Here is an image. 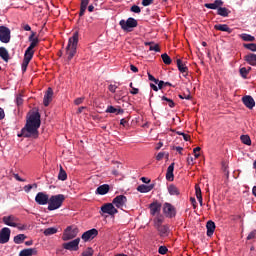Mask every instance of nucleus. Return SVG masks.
Listing matches in <instances>:
<instances>
[{
    "label": "nucleus",
    "mask_w": 256,
    "mask_h": 256,
    "mask_svg": "<svg viewBox=\"0 0 256 256\" xmlns=\"http://www.w3.org/2000/svg\"><path fill=\"white\" fill-rule=\"evenodd\" d=\"M119 25L123 31H131L129 29H135L139 25L137 20L133 17L128 18L125 20H120Z\"/></svg>",
    "instance_id": "obj_4"
},
{
    "label": "nucleus",
    "mask_w": 256,
    "mask_h": 256,
    "mask_svg": "<svg viewBox=\"0 0 256 256\" xmlns=\"http://www.w3.org/2000/svg\"><path fill=\"white\" fill-rule=\"evenodd\" d=\"M176 65H177L178 71H180V73H186V75L189 73V68H187V66L183 63V61L181 59L176 60ZM186 75H184V77Z\"/></svg>",
    "instance_id": "obj_25"
},
{
    "label": "nucleus",
    "mask_w": 256,
    "mask_h": 256,
    "mask_svg": "<svg viewBox=\"0 0 256 256\" xmlns=\"http://www.w3.org/2000/svg\"><path fill=\"white\" fill-rule=\"evenodd\" d=\"M29 61L28 60H25L23 59V62H22V72L25 73V71H27V67H29Z\"/></svg>",
    "instance_id": "obj_48"
},
{
    "label": "nucleus",
    "mask_w": 256,
    "mask_h": 256,
    "mask_svg": "<svg viewBox=\"0 0 256 256\" xmlns=\"http://www.w3.org/2000/svg\"><path fill=\"white\" fill-rule=\"evenodd\" d=\"M39 127H41V114L38 111L32 112L18 137L37 139L39 137Z\"/></svg>",
    "instance_id": "obj_1"
},
{
    "label": "nucleus",
    "mask_w": 256,
    "mask_h": 256,
    "mask_svg": "<svg viewBox=\"0 0 256 256\" xmlns=\"http://www.w3.org/2000/svg\"><path fill=\"white\" fill-rule=\"evenodd\" d=\"M17 229H19V231H25V229H27V225L26 224H17Z\"/></svg>",
    "instance_id": "obj_60"
},
{
    "label": "nucleus",
    "mask_w": 256,
    "mask_h": 256,
    "mask_svg": "<svg viewBox=\"0 0 256 256\" xmlns=\"http://www.w3.org/2000/svg\"><path fill=\"white\" fill-rule=\"evenodd\" d=\"M163 213L166 219H175V215H177V210L175 209V206H173L171 203L166 202L163 205Z\"/></svg>",
    "instance_id": "obj_6"
},
{
    "label": "nucleus",
    "mask_w": 256,
    "mask_h": 256,
    "mask_svg": "<svg viewBox=\"0 0 256 256\" xmlns=\"http://www.w3.org/2000/svg\"><path fill=\"white\" fill-rule=\"evenodd\" d=\"M240 75L243 79H247V75H249V70H247V68L242 67L240 68Z\"/></svg>",
    "instance_id": "obj_45"
},
{
    "label": "nucleus",
    "mask_w": 256,
    "mask_h": 256,
    "mask_svg": "<svg viewBox=\"0 0 256 256\" xmlns=\"http://www.w3.org/2000/svg\"><path fill=\"white\" fill-rule=\"evenodd\" d=\"M108 90L110 91V93H115V91H117V86L110 84L108 86Z\"/></svg>",
    "instance_id": "obj_57"
},
{
    "label": "nucleus",
    "mask_w": 256,
    "mask_h": 256,
    "mask_svg": "<svg viewBox=\"0 0 256 256\" xmlns=\"http://www.w3.org/2000/svg\"><path fill=\"white\" fill-rule=\"evenodd\" d=\"M33 55H35V51L29 50L27 48L24 54V60L31 62V59H33Z\"/></svg>",
    "instance_id": "obj_36"
},
{
    "label": "nucleus",
    "mask_w": 256,
    "mask_h": 256,
    "mask_svg": "<svg viewBox=\"0 0 256 256\" xmlns=\"http://www.w3.org/2000/svg\"><path fill=\"white\" fill-rule=\"evenodd\" d=\"M25 239H27V236L25 234H18L14 237V243H16V245H21V243H23Z\"/></svg>",
    "instance_id": "obj_35"
},
{
    "label": "nucleus",
    "mask_w": 256,
    "mask_h": 256,
    "mask_svg": "<svg viewBox=\"0 0 256 256\" xmlns=\"http://www.w3.org/2000/svg\"><path fill=\"white\" fill-rule=\"evenodd\" d=\"M180 99H186L187 101H191L193 99V96H191V92L188 91V94H180L179 95Z\"/></svg>",
    "instance_id": "obj_46"
},
{
    "label": "nucleus",
    "mask_w": 256,
    "mask_h": 256,
    "mask_svg": "<svg viewBox=\"0 0 256 256\" xmlns=\"http://www.w3.org/2000/svg\"><path fill=\"white\" fill-rule=\"evenodd\" d=\"M195 191H196V198L198 199V201H201V198L203 197V195L201 194V187H199V184L195 185Z\"/></svg>",
    "instance_id": "obj_44"
},
{
    "label": "nucleus",
    "mask_w": 256,
    "mask_h": 256,
    "mask_svg": "<svg viewBox=\"0 0 256 256\" xmlns=\"http://www.w3.org/2000/svg\"><path fill=\"white\" fill-rule=\"evenodd\" d=\"M87 5H89V0H81L79 17H83V15H85V11H87Z\"/></svg>",
    "instance_id": "obj_30"
},
{
    "label": "nucleus",
    "mask_w": 256,
    "mask_h": 256,
    "mask_svg": "<svg viewBox=\"0 0 256 256\" xmlns=\"http://www.w3.org/2000/svg\"><path fill=\"white\" fill-rule=\"evenodd\" d=\"M55 233H57V228L50 227L44 230V235H46V237H49V235H55Z\"/></svg>",
    "instance_id": "obj_42"
},
{
    "label": "nucleus",
    "mask_w": 256,
    "mask_h": 256,
    "mask_svg": "<svg viewBox=\"0 0 256 256\" xmlns=\"http://www.w3.org/2000/svg\"><path fill=\"white\" fill-rule=\"evenodd\" d=\"M177 135H181L183 137L184 141H190V139H191V136L188 135V134H185L184 132H179L178 131Z\"/></svg>",
    "instance_id": "obj_50"
},
{
    "label": "nucleus",
    "mask_w": 256,
    "mask_h": 256,
    "mask_svg": "<svg viewBox=\"0 0 256 256\" xmlns=\"http://www.w3.org/2000/svg\"><path fill=\"white\" fill-rule=\"evenodd\" d=\"M59 181H67V172L63 169V166H60V171L58 174Z\"/></svg>",
    "instance_id": "obj_37"
},
{
    "label": "nucleus",
    "mask_w": 256,
    "mask_h": 256,
    "mask_svg": "<svg viewBox=\"0 0 256 256\" xmlns=\"http://www.w3.org/2000/svg\"><path fill=\"white\" fill-rule=\"evenodd\" d=\"M165 221V217L163 216H156L154 219H153V223H154V227L155 229L157 227H161L163 225V222Z\"/></svg>",
    "instance_id": "obj_34"
},
{
    "label": "nucleus",
    "mask_w": 256,
    "mask_h": 256,
    "mask_svg": "<svg viewBox=\"0 0 256 256\" xmlns=\"http://www.w3.org/2000/svg\"><path fill=\"white\" fill-rule=\"evenodd\" d=\"M101 211L102 213H106L107 215H117V213H119V210H117V208H115L113 203H106L104 205L101 206Z\"/></svg>",
    "instance_id": "obj_10"
},
{
    "label": "nucleus",
    "mask_w": 256,
    "mask_h": 256,
    "mask_svg": "<svg viewBox=\"0 0 256 256\" xmlns=\"http://www.w3.org/2000/svg\"><path fill=\"white\" fill-rule=\"evenodd\" d=\"M130 11L132 13H141V8L137 5H133L131 8H130Z\"/></svg>",
    "instance_id": "obj_51"
},
{
    "label": "nucleus",
    "mask_w": 256,
    "mask_h": 256,
    "mask_svg": "<svg viewBox=\"0 0 256 256\" xmlns=\"http://www.w3.org/2000/svg\"><path fill=\"white\" fill-rule=\"evenodd\" d=\"M244 49H248V51L256 52V44L255 43H249V44H243Z\"/></svg>",
    "instance_id": "obj_43"
},
{
    "label": "nucleus",
    "mask_w": 256,
    "mask_h": 256,
    "mask_svg": "<svg viewBox=\"0 0 256 256\" xmlns=\"http://www.w3.org/2000/svg\"><path fill=\"white\" fill-rule=\"evenodd\" d=\"M156 229L158 231V235L162 239H165L169 235V233H171V229L169 228V225H167V224L158 226Z\"/></svg>",
    "instance_id": "obj_15"
},
{
    "label": "nucleus",
    "mask_w": 256,
    "mask_h": 256,
    "mask_svg": "<svg viewBox=\"0 0 256 256\" xmlns=\"http://www.w3.org/2000/svg\"><path fill=\"white\" fill-rule=\"evenodd\" d=\"M11 238V229L8 227H4L0 230V243L1 245H5V243H9V239Z\"/></svg>",
    "instance_id": "obj_11"
},
{
    "label": "nucleus",
    "mask_w": 256,
    "mask_h": 256,
    "mask_svg": "<svg viewBox=\"0 0 256 256\" xmlns=\"http://www.w3.org/2000/svg\"><path fill=\"white\" fill-rule=\"evenodd\" d=\"M161 211V206L157 203L150 204V213L151 215H157Z\"/></svg>",
    "instance_id": "obj_33"
},
{
    "label": "nucleus",
    "mask_w": 256,
    "mask_h": 256,
    "mask_svg": "<svg viewBox=\"0 0 256 256\" xmlns=\"http://www.w3.org/2000/svg\"><path fill=\"white\" fill-rule=\"evenodd\" d=\"M0 41L1 43H10L11 41V29L7 26H0Z\"/></svg>",
    "instance_id": "obj_7"
},
{
    "label": "nucleus",
    "mask_w": 256,
    "mask_h": 256,
    "mask_svg": "<svg viewBox=\"0 0 256 256\" xmlns=\"http://www.w3.org/2000/svg\"><path fill=\"white\" fill-rule=\"evenodd\" d=\"M175 151L179 153V155H183V147L181 146H176L174 147Z\"/></svg>",
    "instance_id": "obj_62"
},
{
    "label": "nucleus",
    "mask_w": 256,
    "mask_h": 256,
    "mask_svg": "<svg viewBox=\"0 0 256 256\" xmlns=\"http://www.w3.org/2000/svg\"><path fill=\"white\" fill-rule=\"evenodd\" d=\"M163 157H165V152H159L156 156V160L161 161V159H163Z\"/></svg>",
    "instance_id": "obj_61"
},
{
    "label": "nucleus",
    "mask_w": 256,
    "mask_h": 256,
    "mask_svg": "<svg viewBox=\"0 0 256 256\" xmlns=\"http://www.w3.org/2000/svg\"><path fill=\"white\" fill-rule=\"evenodd\" d=\"M255 235H256V231H252L249 233V235L247 236V240L251 241V239H255Z\"/></svg>",
    "instance_id": "obj_58"
},
{
    "label": "nucleus",
    "mask_w": 256,
    "mask_h": 256,
    "mask_svg": "<svg viewBox=\"0 0 256 256\" xmlns=\"http://www.w3.org/2000/svg\"><path fill=\"white\" fill-rule=\"evenodd\" d=\"M79 243H81V238H76L70 242L62 244V247L67 251H79Z\"/></svg>",
    "instance_id": "obj_8"
},
{
    "label": "nucleus",
    "mask_w": 256,
    "mask_h": 256,
    "mask_svg": "<svg viewBox=\"0 0 256 256\" xmlns=\"http://www.w3.org/2000/svg\"><path fill=\"white\" fill-rule=\"evenodd\" d=\"M132 95H137L139 93V90L137 88L132 87V91H130Z\"/></svg>",
    "instance_id": "obj_64"
},
{
    "label": "nucleus",
    "mask_w": 256,
    "mask_h": 256,
    "mask_svg": "<svg viewBox=\"0 0 256 256\" xmlns=\"http://www.w3.org/2000/svg\"><path fill=\"white\" fill-rule=\"evenodd\" d=\"M145 45H149V50L150 51H155L156 53H159L161 49L159 48L158 44H154L153 42H145Z\"/></svg>",
    "instance_id": "obj_38"
},
{
    "label": "nucleus",
    "mask_w": 256,
    "mask_h": 256,
    "mask_svg": "<svg viewBox=\"0 0 256 256\" xmlns=\"http://www.w3.org/2000/svg\"><path fill=\"white\" fill-rule=\"evenodd\" d=\"M110 189H111V187L109 186V184H103L96 189V194L97 195H107V193H109Z\"/></svg>",
    "instance_id": "obj_23"
},
{
    "label": "nucleus",
    "mask_w": 256,
    "mask_h": 256,
    "mask_svg": "<svg viewBox=\"0 0 256 256\" xmlns=\"http://www.w3.org/2000/svg\"><path fill=\"white\" fill-rule=\"evenodd\" d=\"M112 205H115L117 209H122L127 205V196L125 195H118L112 200Z\"/></svg>",
    "instance_id": "obj_12"
},
{
    "label": "nucleus",
    "mask_w": 256,
    "mask_h": 256,
    "mask_svg": "<svg viewBox=\"0 0 256 256\" xmlns=\"http://www.w3.org/2000/svg\"><path fill=\"white\" fill-rule=\"evenodd\" d=\"M148 79L149 81H153V83H155L157 85V83H159V79H156L153 75H151V73L148 72Z\"/></svg>",
    "instance_id": "obj_54"
},
{
    "label": "nucleus",
    "mask_w": 256,
    "mask_h": 256,
    "mask_svg": "<svg viewBox=\"0 0 256 256\" xmlns=\"http://www.w3.org/2000/svg\"><path fill=\"white\" fill-rule=\"evenodd\" d=\"M79 234V228L68 226L63 233L62 239L64 241H71V239H75L77 235Z\"/></svg>",
    "instance_id": "obj_5"
},
{
    "label": "nucleus",
    "mask_w": 256,
    "mask_h": 256,
    "mask_svg": "<svg viewBox=\"0 0 256 256\" xmlns=\"http://www.w3.org/2000/svg\"><path fill=\"white\" fill-rule=\"evenodd\" d=\"M34 37H35V32H32V34L29 36L30 45L27 48L30 51H33V48L37 47V45L39 44V38H34Z\"/></svg>",
    "instance_id": "obj_21"
},
{
    "label": "nucleus",
    "mask_w": 256,
    "mask_h": 256,
    "mask_svg": "<svg viewBox=\"0 0 256 256\" xmlns=\"http://www.w3.org/2000/svg\"><path fill=\"white\" fill-rule=\"evenodd\" d=\"M244 61L248 63V65H252V67L256 66V54L249 53L246 56H244Z\"/></svg>",
    "instance_id": "obj_22"
},
{
    "label": "nucleus",
    "mask_w": 256,
    "mask_h": 256,
    "mask_svg": "<svg viewBox=\"0 0 256 256\" xmlns=\"http://www.w3.org/2000/svg\"><path fill=\"white\" fill-rule=\"evenodd\" d=\"M240 139L244 145H251V137L249 135H242Z\"/></svg>",
    "instance_id": "obj_41"
},
{
    "label": "nucleus",
    "mask_w": 256,
    "mask_h": 256,
    "mask_svg": "<svg viewBox=\"0 0 256 256\" xmlns=\"http://www.w3.org/2000/svg\"><path fill=\"white\" fill-rule=\"evenodd\" d=\"M175 171V162H172L166 172V180L167 181H175V174L173 172Z\"/></svg>",
    "instance_id": "obj_18"
},
{
    "label": "nucleus",
    "mask_w": 256,
    "mask_h": 256,
    "mask_svg": "<svg viewBox=\"0 0 256 256\" xmlns=\"http://www.w3.org/2000/svg\"><path fill=\"white\" fill-rule=\"evenodd\" d=\"M49 195L44 192H38L35 197V202L37 205H47L49 204Z\"/></svg>",
    "instance_id": "obj_13"
},
{
    "label": "nucleus",
    "mask_w": 256,
    "mask_h": 256,
    "mask_svg": "<svg viewBox=\"0 0 256 256\" xmlns=\"http://www.w3.org/2000/svg\"><path fill=\"white\" fill-rule=\"evenodd\" d=\"M97 235H99V231L95 228H92V229L84 232L81 236V239H83V241L85 243H87V241H91V240L95 239V237H97Z\"/></svg>",
    "instance_id": "obj_9"
},
{
    "label": "nucleus",
    "mask_w": 256,
    "mask_h": 256,
    "mask_svg": "<svg viewBox=\"0 0 256 256\" xmlns=\"http://www.w3.org/2000/svg\"><path fill=\"white\" fill-rule=\"evenodd\" d=\"M193 209H197V200L194 197L190 198Z\"/></svg>",
    "instance_id": "obj_59"
},
{
    "label": "nucleus",
    "mask_w": 256,
    "mask_h": 256,
    "mask_svg": "<svg viewBox=\"0 0 256 256\" xmlns=\"http://www.w3.org/2000/svg\"><path fill=\"white\" fill-rule=\"evenodd\" d=\"M78 43H79V32L76 31L73 33L72 37L69 38L68 45L66 47V55H67L68 61H71V59L75 57L77 53Z\"/></svg>",
    "instance_id": "obj_2"
},
{
    "label": "nucleus",
    "mask_w": 256,
    "mask_h": 256,
    "mask_svg": "<svg viewBox=\"0 0 256 256\" xmlns=\"http://www.w3.org/2000/svg\"><path fill=\"white\" fill-rule=\"evenodd\" d=\"M143 7H149V5H153V0H142Z\"/></svg>",
    "instance_id": "obj_55"
},
{
    "label": "nucleus",
    "mask_w": 256,
    "mask_h": 256,
    "mask_svg": "<svg viewBox=\"0 0 256 256\" xmlns=\"http://www.w3.org/2000/svg\"><path fill=\"white\" fill-rule=\"evenodd\" d=\"M0 57L5 63H9V51H7V48L0 47Z\"/></svg>",
    "instance_id": "obj_29"
},
{
    "label": "nucleus",
    "mask_w": 256,
    "mask_h": 256,
    "mask_svg": "<svg viewBox=\"0 0 256 256\" xmlns=\"http://www.w3.org/2000/svg\"><path fill=\"white\" fill-rule=\"evenodd\" d=\"M161 59L165 65H171L172 63L171 57L167 53L162 54Z\"/></svg>",
    "instance_id": "obj_39"
},
{
    "label": "nucleus",
    "mask_w": 256,
    "mask_h": 256,
    "mask_svg": "<svg viewBox=\"0 0 256 256\" xmlns=\"http://www.w3.org/2000/svg\"><path fill=\"white\" fill-rule=\"evenodd\" d=\"M16 105H17L18 107H21V105H23V97H22L21 95H18V96L16 97Z\"/></svg>",
    "instance_id": "obj_52"
},
{
    "label": "nucleus",
    "mask_w": 256,
    "mask_h": 256,
    "mask_svg": "<svg viewBox=\"0 0 256 256\" xmlns=\"http://www.w3.org/2000/svg\"><path fill=\"white\" fill-rule=\"evenodd\" d=\"M2 221L4 225H8V227H17V217L10 215V216H4L2 218Z\"/></svg>",
    "instance_id": "obj_14"
},
{
    "label": "nucleus",
    "mask_w": 256,
    "mask_h": 256,
    "mask_svg": "<svg viewBox=\"0 0 256 256\" xmlns=\"http://www.w3.org/2000/svg\"><path fill=\"white\" fill-rule=\"evenodd\" d=\"M153 189H155V184H141L137 187V191H139V193H149V191H153Z\"/></svg>",
    "instance_id": "obj_20"
},
{
    "label": "nucleus",
    "mask_w": 256,
    "mask_h": 256,
    "mask_svg": "<svg viewBox=\"0 0 256 256\" xmlns=\"http://www.w3.org/2000/svg\"><path fill=\"white\" fill-rule=\"evenodd\" d=\"M37 255V248H27L24 250H21L19 253V256H32Z\"/></svg>",
    "instance_id": "obj_27"
},
{
    "label": "nucleus",
    "mask_w": 256,
    "mask_h": 256,
    "mask_svg": "<svg viewBox=\"0 0 256 256\" xmlns=\"http://www.w3.org/2000/svg\"><path fill=\"white\" fill-rule=\"evenodd\" d=\"M207 236L211 237L215 233V222L209 220L206 224Z\"/></svg>",
    "instance_id": "obj_28"
},
{
    "label": "nucleus",
    "mask_w": 256,
    "mask_h": 256,
    "mask_svg": "<svg viewBox=\"0 0 256 256\" xmlns=\"http://www.w3.org/2000/svg\"><path fill=\"white\" fill-rule=\"evenodd\" d=\"M106 113H116V115H123V113H125V110L123 109H117L113 106H108L106 109Z\"/></svg>",
    "instance_id": "obj_32"
},
{
    "label": "nucleus",
    "mask_w": 256,
    "mask_h": 256,
    "mask_svg": "<svg viewBox=\"0 0 256 256\" xmlns=\"http://www.w3.org/2000/svg\"><path fill=\"white\" fill-rule=\"evenodd\" d=\"M83 101H85V97H80V98H76V99L74 100V103H75L76 105H81V103H83Z\"/></svg>",
    "instance_id": "obj_56"
},
{
    "label": "nucleus",
    "mask_w": 256,
    "mask_h": 256,
    "mask_svg": "<svg viewBox=\"0 0 256 256\" xmlns=\"http://www.w3.org/2000/svg\"><path fill=\"white\" fill-rule=\"evenodd\" d=\"M240 37H241V39L243 40V41H249V42H251V43H253V41H255V38H254V36H252V35H250V34H241L240 35Z\"/></svg>",
    "instance_id": "obj_40"
},
{
    "label": "nucleus",
    "mask_w": 256,
    "mask_h": 256,
    "mask_svg": "<svg viewBox=\"0 0 256 256\" xmlns=\"http://www.w3.org/2000/svg\"><path fill=\"white\" fill-rule=\"evenodd\" d=\"M162 101H167L169 107H171V109H173V107H175V102H173V100L167 98L166 96L162 97Z\"/></svg>",
    "instance_id": "obj_47"
},
{
    "label": "nucleus",
    "mask_w": 256,
    "mask_h": 256,
    "mask_svg": "<svg viewBox=\"0 0 256 256\" xmlns=\"http://www.w3.org/2000/svg\"><path fill=\"white\" fill-rule=\"evenodd\" d=\"M31 189H33V185H31V184L24 186V191L26 193H29V191H31Z\"/></svg>",
    "instance_id": "obj_63"
},
{
    "label": "nucleus",
    "mask_w": 256,
    "mask_h": 256,
    "mask_svg": "<svg viewBox=\"0 0 256 256\" xmlns=\"http://www.w3.org/2000/svg\"><path fill=\"white\" fill-rule=\"evenodd\" d=\"M229 13H231V10L225 8V7H219L217 9V15H220V17H229Z\"/></svg>",
    "instance_id": "obj_31"
},
{
    "label": "nucleus",
    "mask_w": 256,
    "mask_h": 256,
    "mask_svg": "<svg viewBox=\"0 0 256 256\" xmlns=\"http://www.w3.org/2000/svg\"><path fill=\"white\" fill-rule=\"evenodd\" d=\"M242 103L247 107V109H253V107H255V99L250 95L243 96Z\"/></svg>",
    "instance_id": "obj_16"
},
{
    "label": "nucleus",
    "mask_w": 256,
    "mask_h": 256,
    "mask_svg": "<svg viewBox=\"0 0 256 256\" xmlns=\"http://www.w3.org/2000/svg\"><path fill=\"white\" fill-rule=\"evenodd\" d=\"M53 101V89L48 88L43 99L44 107H49V104Z\"/></svg>",
    "instance_id": "obj_17"
},
{
    "label": "nucleus",
    "mask_w": 256,
    "mask_h": 256,
    "mask_svg": "<svg viewBox=\"0 0 256 256\" xmlns=\"http://www.w3.org/2000/svg\"><path fill=\"white\" fill-rule=\"evenodd\" d=\"M199 151H201V147H196L193 149L195 159H199V157H200V154L198 153Z\"/></svg>",
    "instance_id": "obj_53"
},
{
    "label": "nucleus",
    "mask_w": 256,
    "mask_h": 256,
    "mask_svg": "<svg viewBox=\"0 0 256 256\" xmlns=\"http://www.w3.org/2000/svg\"><path fill=\"white\" fill-rule=\"evenodd\" d=\"M64 201L65 195L63 194L51 196L48 200V211H55L57 209H60Z\"/></svg>",
    "instance_id": "obj_3"
},
{
    "label": "nucleus",
    "mask_w": 256,
    "mask_h": 256,
    "mask_svg": "<svg viewBox=\"0 0 256 256\" xmlns=\"http://www.w3.org/2000/svg\"><path fill=\"white\" fill-rule=\"evenodd\" d=\"M167 189H168L169 195L176 196V197H179V195H181V190H179L175 184H170L167 187Z\"/></svg>",
    "instance_id": "obj_24"
},
{
    "label": "nucleus",
    "mask_w": 256,
    "mask_h": 256,
    "mask_svg": "<svg viewBox=\"0 0 256 256\" xmlns=\"http://www.w3.org/2000/svg\"><path fill=\"white\" fill-rule=\"evenodd\" d=\"M214 29H216V31H224L229 34L233 33V29H231L227 24H216Z\"/></svg>",
    "instance_id": "obj_26"
},
{
    "label": "nucleus",
    "mask_w": 256,
    "mask_h": 256,
    "mask_svg": "<svg viewBox=\"0 0 256 256\" xmlns=\"http://www.w3.org/2000/svg\"><path fill=\"white\" fill-rule=\"evenodd\" d=\"M223 0H215L214 3H206L204 4V7H206V9H219L220 7H223Z\"/></svg>",
    "instance_id": "obj_19"
},
{
    "label": "nucleus",
    "mask_w": 256,
    "mask_h": 256,
    "mask_svg": "<svg viewBox=\"0 0 256 256\" xmlns=\"http://www.w3.org/2000/svg\"><path fill=\"white\" fill-rule=\"evenodd\" d=\"M167 251H169V249H167L166 246H160L158 249V253H160V255H166Z\"/></svg>",
    "instance_id": "obj_49"
}]
</instances>
